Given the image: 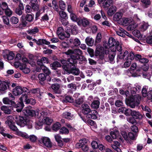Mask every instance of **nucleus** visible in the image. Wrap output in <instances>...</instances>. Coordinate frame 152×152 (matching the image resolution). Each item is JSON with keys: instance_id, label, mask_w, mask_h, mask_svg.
<instances>
[{"instance_id": "1", "label": "nucleus", "mask_w": 152, "mask_h": 152, "mask_svg": "<svg viewBox=\"0 0 152 152\" xmlns=\"http://www.w3.org/2000/svg\"><path fill=\"white\" fill-rule=\"evenodd\" d=\"M73 60L72 58H70L69 60L70 64L67 65H65L66 61L64 60H61V63L64 64L63 67L68 74L71 73L75 75H78L79 74L80 71L75 65L77 61L75 60L72 62Z\"/></svg>"}, {"instance_id": "2", "label": "nucleus", "mask_w": 152, "mask_h": 152, "mask_svg": "<svg viewBox=\"0 0 152 152\" xmlns=\"http://www.w3.org/2000/svg\"><path fill=\"white\" fill-rule=\"evenodd\" d=\"M104 46L106 48H110V50L113 52L116 51V50L119 52L122 50L121 44L113 37L109 38L108 42L105 43Z\"/></svg>"}, {"instance_id": "3", "label": "nucleus", "mask_w": 152, "mask_h": 152, "mask_svg": "<svg viewBox=\"0 0 152 152\" xmlns=\"http://www.w3.org/2000/svg\"><path fill=\"white\" fill-rule=\"evenodd\" d=\"M14 118L12 116H9L7 118V121L6 124L13 131L17 132V134L25 138L28 139L29 136L26 132L19 131L17 127L14 125L13 120Z\"/></svg>"}, {"instance_id": "4", "label": "nucleus", "mask_w": 152, "mask_h": 152, "mask_svg": "<svg viewBox=\"0 0 152 152\" xmlns=\"http://www.w3.org/2000/svg\"><path fill=\"white\" fill-rule=\"evenodd\" d=\"M118 58L120 59L126 60L124 65L125 68L129 67L131 63V61L134 58V55L132 52L129 53L127 51H125L123 54L120 53L118 56Z\"/></svg>"}, {"instance_id": "5", "label": "nucleus", "mask_w": 152, "mask_h": 152, "mask_svg": "<svg viewBox=\"0 0 152 152\" xmlns=\"http://www.w3.org/2000/svg\"><path fill=\"white\" fill-rule=\"evenodd\" d=\"M14 119L18 125L20 127L24 126L26 125L28 128L31 129L32 126V122L27 119H25L21 116L17 115H14Z\"/></svg>"}, {"instance_id": "6", "label": "nucleus", "mask_w": 152, "mask_h": 152, "mask_svg": "<svg viewBox=\"0 0 152 152\" xmlns=\"http://www.w3.org/2000/svg\"><path fill=\"white\" fill-rule=\"evenodd\" d=\"M53 121V119L50 118L48 117H44L42 121L39 120L36 121L35 123V127L37 129H41L44 124L50 125Z\"/></svg>"}, {"instance_id": "7", "label": "nucleus", "mask_w": 152, "mask_h": 152, "mask_svg": "<svg viewBox=\"0 0 152 152\" xmlns=\"http://www.w3.org/2000/svg\"><path fill=\"white\" fill-rule=\"evenodd\" d=\"M3 102L4 104H11L16 108V111L18 112H21L23 108V104L22 103L19 104V105H18V104H15L14 102L10 100L7 97L3 98Z\"/></svg>"}, {"instance_id": "8", "label": "nucleus", "mask_w": 152, "mask_h": 152, "mask_svg": "<svg viewBox=\"0 0 152 152\" xmlns=\"http://www.w3.org/2000/svg\"><path fill=\"white\" fill-rule=\"evenodd\" d=\"M23 112L25 115L27 116H37L39 114L37 111H34L31 110V107L30 106L26 107L25 109L23 110Z\"/></svg>"}, {"instance_id": "9", "label": "nucleus", "mask_w": 152, "mask_h": 152, "mask_svg": "<svg viewBox=\"0 0 152 152\" xmlns=\"http://www.w3.org/2000/svg\"><path fill=\"white\" fill-rule=\"evenodd\" d=\"M28 89L26 87L22 88L20 86H16L13 89V94L15 96L22 94L23 92H28Z\"/></svg>"}, {"instance_id": "10", "label": "nucleus", "mask_w": 152, "mask_h": 152, "mask_svg": "<svg viewBox=\"0 0 152 152\" xmlns=\"http://www.w3.org/2000/svg\"><path fill=\"white\" fill-rule=\"evenodd\" d=\"M140 99V96L138 95L133 96L132 95L130 98L131 102L129 103V105L132 108H134L136 105L138 104Z\"/></svg>"}, {"instance_id": "11", "label": "nucleus", "mask_w": 152, "mask_h": 152, "mask_svg": "<svg viewBox=\"0 0 152 152\" xmlns=\"http://www.w3.org/2000/svg\"><path fill=\"white\" fill-rule=\"evenodd\" d=\"M39 142L47 147H50L52 146V143L50 138L47 137H42L39 140Z\"/></svg>"}, {"instance_id": "12", "label": "nucleus", "mask_w": 152, "mask_h": 152, "mask_svg": "<svg viewBox=\"0 0 152 152\" xmlns=\"http://www.w3.org/2000/svg\"><path fill=\"white\" fill-rule=\"evenodd\" d=\"M77 24L79 26L86 27L89 25V20L86 18H80L77 21Z\"/></svg>"}, {"instance_id": "13", "label": "nucleus", "mask_w": 152, "mask_h": 152, "mask_svg": "<svg viewBox=\"0 0 152 152\" xmlns=\"http://www.w3.org/2000/svg\"><path fill=\"white\" fill-rule=\"evenodd\" d=\"M99 4H102V7L104 8H107L112 2V0H98Z\"/></svg>"}, {"instance_id": "14", "label": "nucleus", "mask_w": 152, "mask_h": 152, "mask_svg": "<svg viewBox=\"0 0 152 152\" xmlns=\"http://www.w3.org/2000/svg\"><path fill=\"white\" fill-rule=\"evenodd\" d=\"M65 53L67 55H71V56H72L73 55H72V54H74L79 56L82 54V52L80 49H77L74 50H69L65 52Z\"/></svg>"}, {"instance_id": "15", "label": "nucleus", "mask_w": 152, "mask_h": 152, "mask_svg": "<svg viewBox=\"0 0 152 152\" xmlns=\"http://www.w3.org/2000/svg\"><path fill=\"white\" fill-rule=\"evenodd\" d=\"M132 21V20L131 18L124 17L122 18L119 20L118 23L124 26H126L131 23Z\"/></svg>"}, {"instance_id": "16", "label": "nucleus", "mask_w": 152, "mask_h": 152, "mask_svg": "<svg viewBox=\"0 0 152 152\" xmlns=\"http://www.w3.org/2000/svg\"><path fill=\"white\" fill-rule=\"evenodd\" d=\"M132 116L136 119H142L144 116V115L141 114L139 111L133 110L132 113Z\"/></svg>"}, {"instance_id": "17", "label": "nucleus", "mask_w": 152, "mask_h": 152, "mask_svg": "<svg viewBox=\"0 0 152 152\" xmlns=\"http://www.w3.org/2000/svg\"><path fill=\"white\" fill-rule=\"evenodd\" d=\"M104 49L101 45L99 44L96 46L95 55L96 56H101L104 53Z\"/></svg>"}, {"instance_id": "18", "label": "nucleus", "mask_w": 152, "mask_h": 152, "mask_svg": "<svg viewBox=\"0 0 152 152\" xmlns=\"http://www.w3.org/2000/svg\"><path fill=\"white\" fill-rule=\"evenodd\" d=\"M29 4L34 10H37L39 9V6L37 3V0H31Z\"/></svg>"}, {"instance_id": "19", "label": "nucleus", "mask_w": 152, "mask_h": 152, "mask_svg": "<svg viewBox=\"0 0 152 152\" xmlns=\"http://www.w3.org/2000/svg\"><path fill=\"white\" fill-rule=\"evenodd\" d=\"M149 26L148 23L143 21L140 23L139 29L141 31L143 32L148 29Z\"/></svg>"}, {"instance_id": "20", "label": "nucleus", "mask_w": 152, "mask_h": 152, "mask_svg": "<svg viewBox=\"0 0 152 152\" xmlns=\"http://www.w3.org/2000/svg\"><path fill=\"white\" fill-rule=\"evenodd\" d=\"M89 114H87V117L89 118L95 119L96 118V115L98 113L95 110H92L89 113Z\"/></svg>"}, {"instance_id": "21", "label": "nucleus", "mask_w": 152, "mask_h": 152, "mask_svg": "<svg viewBox=\"0 0 152 152\" xmlns=\"http://www.w3.org/2000/svg\"><path fill=\"white\" fill-rule=\"evenodd\" d=\"M83 108L82 112L85 114H87L89 113L91 111L89 106L86 104H83L82 105Z\"/></svg>"}, {"instance_id": "22", "label": "nucleus", "mask_w": 152, "mask_h": 152, "mask_svg": "<svg viewBox=\"0 0 152 152\" xmlns=\"http://www.w3.org/2000/svg\"><path fill=\"white\" fill-rule=\"evenodd\" d=\"M87 142V139L84 138L81 139L79 140V142L76 144V146L77 148H81V147L86 145Z\"/></svg>"}, {"instance_id": "23", "label": "nucleus", "mask_w": 152, "mask_h": 152, "mask_svg": "<svg viewBox=\"0 0 152 152\" xmlns=\"http://www.w3.org/2000/svg\"><path fill=\"white\" fill-rule=\"evenodd\" d=\"M123 16V13L121 12H116L114 15L113 17V20L115 21L119 22V20L121 19Z\"/></svg>"}, {"instance_id": "24", "label": "nucleus", "mask_w": 152, "mask_h": 152, "mask_svg": "<svg viewBox=\"0 0 152 152\" xmlns=\"http://www.w3.org/2000/svg\"><path fill=\"white\" fill-rule=\"evenodd\" d=\"M114 144L112 145V148L117 152H122L121 150L118 148L120 145V143L117 141H114Z\"/></svg>"}, {"instance_id": "25", "label": "nucleus", "mask_w": 152, "mask_h": 152, "mask_svg": "<svg viewBox=\"0 0 152 152\" xmlns=\"http://www.w3.org/2000/svg\"><path fill=\"white\" fill-rule=\"evenodd\" d=\"M101 14L102 16V18L105 20L102 23V24L104 25H106V26H110V24L109 23L108 21H107V18L105 15L104 13L102 10L101 11Z\"/></svg>"}, {"instance_id": "26", "label": "nucleus", "mask_w": 152, "mask_h": 152, "mask_svg": "<svg viewBox=\"0 0 152 152\" xmlns=\"http://www.w3.org/2000/svg\"><path fill=\"white\" fill-rule=\"evenodd\" d=\"M4 58L8 60H10L14 58L15 55L12 52H8V53H7L6 54L4 55Z\"/></svg>"}, {"instance_id": "27", "label": "nucleus", "mask_w": 152, "mask_h": 152, "mask_svg": "<svg viewBox=\"0 0 152 152\" xmlns=\"http://www.w3.org/2000/svg\"><path fill=\"white\" fill-rule=\"evenodd\" d=\"M58 35L59 38L62 40L64 39L65 38H68L70 36L69 34L67 32L61 33Z\"/></svg>"}, {"instance_id": "28", "label": "nucleus", "mask_w": 152, "mask_h": 152, "mask_svg": "<svg viewBox=\"0 0 152 152\" xmlns=\"http://www.w3.org/2000/svg\"><path fill=\"white\" fill-rule=\"evenodd\" d=\"M116 10V7L114 6L110 7L107 11V14L110 16H112L113 15Z\"/></svg>"}, {"instance_id": "29", "label": "nucleus", "mask_w": 152, "mask_h": 152, "mask_svg": "<svg viewBox=\"0 0 152 152\" xmlns=\"http://www.w3.org/2000/svg\"><path fill=\"white\" fill-rule=\"evenodd\" d=\"M116 33L118 35L124 37L126 34L127 32L123 28H120L119 30L116 31Z\"/></svg>"}, {"instance_id": "30", "label": "nucleus", "mask_w": 152, "mask_h": 152, "mask_svg": "<svg viewBox=\"0 0 152 152\" xmlns=\"http://www.w3.org/2000/svg\"><path fill=\"white\" fill-rule=\"evenodd\" d=\"M69 41L70 43H72L73 42L74 45L76 46H79L80 44V40L77 38L74 39H73L72 38H70L69 40Z\"/></svg>"}, {"instance_id": "31", "label": "nucleus", "mask_w": 152, "mask_h": 152, "mask_svg": "<svg viewBox=\"0 0 152 152\" xmlns=\"http://www.w3.org/2000/svg\"><path fill=\"white\" fill-rule=\"evenodd\" d=\"M83 121L85 123L91 126L93 128L96 129L97 127V125L95 122L91 120L88 119L87 120H83Z\"/></svg>"}, {"instance_id": "32", "label": "nucleus", "mask_w": 152, "mask_h": 152, "mask_svg": "<svg viewBox=\"0 0 152 152\" xmlns=\"http://www.w3.org/2000/svg\"><path fill=\"white\" fill-rule=\"evenodd\" d=\"M28 97L27 96L26 94H23L21 97L20 98V102L19 103V104H18V105H19V104H20L21 103H22L23 104V107L24 106V104L23 102H25V103L26 104L27 101L28 99Z\"/></svg>"}, {"instance_id": "33", "label": "nucleus", "mask_w": 152, "mask_h": 152, "mask_svg": "<svg viewBox=\"0 0 152 152\" xmlns=\"http://www.w3.org/2000/svg\"><path fill=\"white\" fill-rule=\"evenodd\" d=\"M85 41L87 45L91 46L93 45L94 40L92 38L88 37L86 38Z\"/></svg>"}, {"instance_id": "34", "label": "nucleus", "mask_w": 152, "mask_h": 152, "mask_svg": "<svg viewBox=\"0 0 152 152\" xmlns=\"http://www.w3.org/2000/svg\"><path fill=\"white\" fill-rule=\"evenodd\" d=\"M20 69L25 74H27L30 72V70L28 68L26 67V64H23L20 66Z\"/></svg>"}, {"instance_id": "35", "label": "nucleus", "mask_w": 152, "mask_h": 152, "mask_svg": "<svg viewBox=\"0 0 152 152\" xmlns=\"http://www.w3.org/2000/svg\"><path fill=\"white\" fill-rule=\"evenodd\" d=\"M138 26L137 23L133 22L128 26L127 27V29L128 31L132 30L136 28Z\"/></svg>"}, {"instance_id": "36", "label": "nucleus", "mask_w": 152, "mask_h": 152, "mask_svg": "<svg viewBox=\"0 0 152 152\" xmlns=\"http://www.w3.org/2000/svg\"><path fill=\"white\" fill-rule=\"evenodd\" d=\"M59 13L61 20H66L68 18V17L65 12L63 11H60L59 12Z\"/></svg>"}, {"instance_id": "37", "label": "nucleus", "mask_w": 152, "mask_h": 152, "mask_svg": "<svg viewBox=\"0 0 152 152\" xmlns=\"http://www.w3.org/2000/svg\"><path fill=\"white\" fill-rule=\"evenodd\" d=\"M3 21L4 23L7 25V26L10 28L11 26V25L10 23L9 19L6 16H2Z\"/></svg>"}, {"instance_id": "38", "label": "nucleus", "mask_w": 152, "mask_h": 152, "mask_svg": "<svg viewBox=\"0 0 152 152\" xmlns=\"http://www.w3.org/2000/svg\"><path fill=\"white\" fill-rule=\"evenodd\" d=\"M21 59V55L20 54H18L16 55L15 60V62L14 63V64L15 66H18L19 65V62Z\"/></svg>"}, {"instance_id": "39", "label": "nucleus", "mask_w": 152, "mask_h": 152, "mask_svg": "<svg viewBox=\"0 0 152 152\" xmlns=\"http://www.w3.org/2000/svg\"><path fill=\"white\" fill-rule=\"evenodd\" d=\"M61 127V124L59 122H56L52 126V129L55 131H57Z\"/></svg>"}, {"instance_id": "40", "label": "nucleus", "mask_w": 152, "mask_h": 152, "mask_svg": "<svg viewBox=\"0 0 152 152\" xmlns=\"http://www.w3.org/2000/svg\"><path fill=\"white\" fill-rule=\"evenodd\" d=\"M47 7L46 6H44L43 7L41 8L37 12L36 14V17H38L40 14L43 13L45 10L47 8Z\"/></svg>"}, {"instance_id": "41", "label": "nucleus", "mask_w": 152, "mask_h": 152, "mask_svg": "<svg viewBox=\"0 0 152 152\" xmlns=\"http://www.w3.org/2000/svg\"><path fill=\"white\" fill-rule=\"evenodd\" d=\"M61 65L60 63L57 61L54 62L50 65V67L52 69H56L57 67H60Z\"/></svg>"}, {"instance_id": "42", "label": "nucleus", "mask_w": 152, "mask_h": 152, "mask_svg": "<svg viewBox=\"0 0 152 152\" xmlns=\"http://www.w3.org/2000/svg\"><path fill=\"white\" fill-rule=\"evenodd\" d=\"M99 104L100 102L99 100H94L92 103L91 107L94 108L96 109L99 107Z\"/></svg>"}, {"instance_id": "43", "label": "nucleus", "mask_w": 152, "mask_h": 152, "mask_svg": "<svg viewBox=\"0 0 152 152\" xmlns=\"http://www.w3.org/2000/svg\"><path fill=\"white\" fill-rule=\"evenodd\" d=\"M1 110L4 111L5 114H10L11 113V110L7 106H3L1 107Z\"/></svg>"}, {"instance_id": "44", "label": "nucleus", "mask_w": 152, "mask_h": 152, "mask_svg": "<svg viewBox=\"0 0 152 152\" xmlns=\"http://www.w3.org/2000/svg\"><path fill=\"white\" fill-rule=\"evenodd\" d=\"M63 117L67 119H71L72 118L73 115L70 113L65 112L63 113Z\"/></svg>"}, {"instance_id": "45", "label": "nucleus", "mask_w": 152, "mask_h": 152, "mask_svg": "<svg viewBox=\"0 0 152 152\" xmlns=\"http://www.w3.org/2000/svg\"><path fill=\"white\" fill-rule=\"evenodd\" d=\"M7 84L5 82H3L0 85V92L4 91L7 89Z\"/></svg>"}, {"instance_id": "46", "label": "nucleus", "mask_w": 152, "mask_h": 152, "mask_svg": "<svg viewBox=\"0 0 152 152\" xmlns=\"http://www.w3.org/2000/svg\"><path fill=\"white\" fill-rule=\"evenodd\" d=\"M27 92L31 93H32L35 94H39V96H41V93H40V89L38 88L33 89L31 90L30 91L28 90V92Z\"/></svg>"}, {"instance_id": "47", "label": "nucleus", "mask_w": 152, "mask_h": 152, "mask_svg": "<svg viewBox=\"0 0 152 152\" xmlns=\"http://www.w3.org/2000/svg\"><path fill=\"white\" fill-rule=\"evenodd\" d=\"M71 58H72L73 59V61H72V62H73V61L75 60L77 62V59L81 61H85V58L81 55L77 56L75 58H73L72 56H71Z\"/></svg>"}, {"instance_id": "48", "label": "nucleus", "mask_w": 152, "mask_h": 152, "mask_svg": "<svg viewBox=\"0 0 152 152\" xmlns=\"http://www.w3.org/2000/svg\"><path fill=\"white\" fill-rule=\"evenodd\" d=\"M53 7L56 11H58V7L57 5V2L56 0H53L52 2Z\"/></svg>"}, {"instance_id": "49", "label": "nucleus", "mask_w": 152, "mask_h": 152, "mask_svg": "<svg viewBox=\"0 0 152 152\" xmlns=\"http://www.w3.org/2000/svg\"><path fill=\"white\" fill-rule=\"evenodd\" d=\"M71 31L73 34H76L77 33V27L76 25L72 24L70 25Z\"/></svg>"}, {"instance_id": "50", "label": "nucleus", "mask_w": 152, "mask_h": 152, "mask_svg": "<svg viewBox=\"0 0 152 152\" xmlns=\"http://www.w3.org/2000/svg\"><path fill=\"white\" fill-rule=\"evenodd\" d=\"M141 2L144 7H147L151 4L150 0H140Z\"/></svg>"}, {"instance_id": "51", "label": "nucleus", "mask_w": 152, "mask_h": 152, "mask_svg": "<svg viewBox=\"0 0 152 152\" xmlns=\"http://www.w3.org/2000/svg\"><path fill=\"white\" fill-rule=\"evenodd\" d=\"M69 132L68 129L65 127H62L60 129L59 133L61 134H68Z\"/></svg>"}, {"instance_id": "52", "label": "nucleus", "mask_w": 152, "mask_h": 152, "mask_svg": "<svg viewBox=\"0 0 152 152\" xmlns=\"http://www.w3.org/2000/svg\"><path fill=\"white\" fill-rule=\"evenodd\" d=\"M51 88L56 93H58V90L59 88V86L58 84H53Z\"/></svg>"}, {"instance_id": "53", "label": "nucleus", "mask_w": 152, "mask_h": 152, "mask_svg": "<svg viewBox=\"0 0 152 152\" xmlns=\"http://www.w3.org/2000/svg\"><path fill=\"white\" fill-rule=\"evenodd\" d=\"M148 88V86H144L142 90V95L144 97H146L147 96V89Z\"/></svg>"}, {"instance_id": "54", "label": "nucleus", "mask_w": 152, "mask_h": 152, "mask_svg": "<svg viewBox=\"0 0 152 152\" xmlns=\"http://www.w3.org/2000/svg\"><path fill=\"white\" fill-rule=\"evenodd\" d=\"M41 69L46 74L49 75L50 74V70L45 66H41Z\"/></svg>"}, {"instance_id": "55", "label": "nucleus", "mask_w": 152, "mask_h": 152, "mask_svg": "<svg viewBox=\"0 0 152 152\" xmlns=\"http://www.w3.org/2000/svg\"><path fill=\"white\" fill-rule=\"evenodd\" d=\"M127 121L132 124H135L136 123V121L133 117H129L127 118Z\"/></svg>"}, {"instance_id": "56", "label": "nucleus", "mask_w": 152, "mask_h": 152, "mask_svg": "<svg viewBox=\"0 0 152 152\" xmlns=\"http://www.w3.org/2000/svg\"><path fill=\"white\" fill-rule=\"evenodd\" d=\"M70 17L71 19L72 20L74 21H77H77H78V20L79 19H78L76 15L73 12L70 13Z\"/></svg>"}, {"instance_id": "57", "label": "nucleus", "mask_w": 152, "mask_h": 152, "mask_svg": "<svg viewBox=\"0 0 152 152\" xmlns=\"http://www.w3.org/2000/svg\"><path fill=\"white\" fill-rule=\"evenodd\" d=\"M10 20L12 23L13 24H16L19 21L18 18H17L14 16L12 17L11 18Z\"/></svg>"}, {"instance_id": "58", "label": "nucleus", "mask_w": 152, "mask_h": 152, "mask_svg": "<svg viewBox=\"0 0 152 152\" xmlns=\"http://www.w3.org/2000/svg\"><path fill=\"white\" fill-rule=\"evenodd\" d=\"M110 134L113 139H115L118 137L119 132L117 131L115 132H111L110 133Z\"/></svg>"}, {"instance_id": "59", "label": "nucleus", "mask_w": 152, "mask_h": 152, "mask_svg": "<svg viewBox=\"0 0 152 152\" xmlns=\"http://www.w3.org/2000/svg\"><path fill=\"white\" fill-rule=\"evenodd\" d=\"M59 4L60 8L62 10H64L66 8V4L65 2L63 1H59Z\"/></svg>"}, {"instance_id": "60", "label": "nucleus", "mask_w": 152, "mask_h": 152, "mask_svg": "<svg viewBox=\"0 0 152 152\" xmlns=\"http://www.w3.org/2000/svg\"><path fill=\"white\" fill-rule=\"evenodd\" d=\"M83 102V98L81 97L76 99L75 101V103L76 105L77 106V105H80L82 104Z\"/></svg>"}, {"instance_id": "61", "label": "nucleus", "mask_w": 152, "mask_h": 152, "mask_svg": "<svg viewBox=\"0 0 152 152\" xmlns=\"http://www.w3.org/2000/svg\"><path fill=\"white\" fill-rule=\"evenodd\" d=\"M39 31V30L38 28L37 27H35L33 29L28 31V33L30 34H35L38 32Z\"/></svg>"}, {"instance_id": "62", "label": "nucleus", "mask_w": 152, "mask_h": 152, "mask_svg": "<svg viewBox=\"0 0 152 152\" xmlns=\"http://www.w3.org/2000/svg\"><path fill=\"white\" fill-rule=\"evenodd\" d=\"M34 17V15L27 14L26 16V19L27 21L29 22H31L33 20Z\"/></svg>"}, {"instance_id": "63", "label": "nucleus", "mask_w": 152, "mask_h": 152, "mask_svg": "<svg viewBox=\"0 0 152 152\" xmlns=\"http://www.w3.org/2000/svg\"><path fill=\"white\" fill-rule=\"evenodd\" d=\"M32 11V9L31 6L28 5H26L25 9V11L26 13H28L31 12Z\"/></svg>"}, {"instance_id": "64", "label": "nucleus", "mask_w": 152, "mask_h": 152, "mask_svg": "<svg viewBox=\"0 0 152 152\" xmlns=\"http://www.w3.org/2000/svg\"><path fill=\"white\" fill-rule=\"evenodd\" d=\"M39 79L42 81H44L46 78V77L45 75L43 73H41L38 76Z\"/></svg>"}]
</instances>
